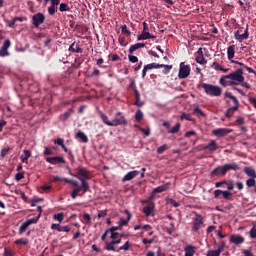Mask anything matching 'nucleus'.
<instances>
[{"mask_svg": "<svg viewBox=\"0 0 256 256\" xmlns=\"http://www.w3.org/2000/svg\"><path fill=\"white\" fill-rule=\"evenodd\" d=\"M75 171V177L83 183L84 193H87V191H89V183L87 181L91 179V173L85 168H78Z\"/></svg>", "mask_w": 256, "mask_h": 256, "instance_id": "1", "label": "nucleus"}, {"mask_svg": "<svg viewBox=\"0 0 256 256\" xmlns=\"http://www.w3.org/2000/svg\"><path fill=\"white\" fill-rule=\"evenodd\" d=\"M202 89H204L206 95H210L211 97H221V94L223 93V89H221V87L213 84L203 83Z\"/></svg>", "mask_w": 256, "mask_h": 256, "instance_id": "2", "label": "nucleus"}, {"mask_svg": "<svg viewBox=\"0 0 256 256\" xmlns=\"http://www.w3.org/2000/svg\"><path fill=\"white\" fill-rule=\"evenodd\" d=\"M226 78H228L234 85H241L243 81H245V76H243V68H239L236 71L227 74Z\"/></svg>", "mask_w": 256, "mask_h": 256, "instance_id": "3", "label": "nucleus"}, {"mask_svg": "<svg viewBox=\"0 0 256 256\" xmlns=\"http://www.w3.org/2000/svg\"><path fill=\"white\" fill-rule=\"evenodd\" d=\"M191 75V66L181 62L179 65L178 77L180 79H187Z\"/></svg>", "mask_w": 256, "mask_h": 256, "instance_id": "4", "label": "nucleus"}, {"mask_svg": "<svg viewBox=\"0 0 256 256\" xmlns=\"http://www.w3.org/2000/svg\"><path fill=\"white\" fill-rule=\"evenodd\" d=\"M118 125H127V119L121 112H117L112 120V127H118Z\"/></svg>", "mask_w": 256, "mask_h": 256, "instance_id": "5", "label": "nucleus"}, {"mask_svg": "<svg viewBox=\"0 0 256 256\" xmlns=\"http://www.w3.org/2000/svg\"><path fill=\"white\" fill-rule=\"evenodd\" d=\"M32 21H33L34 27L37 28L40 25H43V23H45V15H43V13L41 12H38L32 16Z\"/></svg>", "mask_w": 256, "mask_h": 256, "instance_id": "6", "label": "nucleus"}, {"mask_svg": "<svg viewBox=\"0 0 256 256\" xmlns=\"http://www.w3.org/2000/svg\"><path fill=\"white\" fill-rule=\"evenodd\" d=\"M201 227H203V216L201 214H195L192 231L197 232Z\"/></svg>", "mask_w": 256, "mask_h": 256, "instance_id": "7", "label": "nucleus"}, {"mask_svg": "<svg viewBox=\"0 0 256 256\" xmlns=\"http://www.w3.org/2000/svg\"><path fill=\"white\" fill-rule=\"evenodd\" d=\"M241 31H236L234 33V37L236 41H239V43H242V41H245V39H249V26H246V29L243 34H240Z\"/></svg>", "mask_w": 256, "mask_h": 256, "instance_id": "8", "label": "nucleus"}, {"mask_svg": "<svg viewBox=\"0 0 256 256\" xmlns=\"http://www.w3.org/2000/svg\"><path fill=\"white\" fill-rule=\"evenodd\" d=\"M64 181L65 183H69V185H72L73 187H75L74 190H76L78 193H81V191L85 193V187H83V183L79 185V182H77V180L68 179V178H65Z\"/></svg>", "mask_w": 256, "mask_h": 256, "instance_id": "9", "label": "nucleus"}, {"mask_svg": "<svg viewBox=\"0 0 256 256\" xmlns=\"http://www.w3.org/2000/svg\"><path fill=\"white\" fill-rule=\"evenodd\" d=\"M9 47H11V40L7 39L0 48V57H9Z\"/></svg>", "mask_w": 256, "mask_h": 256, "instance_id": "10", "label": "nucleus"}, {"mask_svg": "<svg viewBox=\"0 0 256 256\" xmlns=\"http://www.w3.org/2000/svg\"><path fill=\"white\" fill-rule=\"evenodd\" d=\"M161 67L163 66L157 63H150L145 65L142 70V78L145 79V77L147 76V71H151V69H161Z\"/></svg>", "mask_w": 256, "mask_h": 256, "instance_id": "11", "label": "nucleus"}, {"mask_svg": "<svg viewBox=\"0 0 256 256\" xmlns=\"http://www.w3.org/2000/svg\"><path fill=\"white\" fill-rule=\"evenodd\" d=\"M47 163L50 165H59V163L65 164V158L63 156L47 157Z\"/></svg>", "mask_w": 256, "mask_h": 256, "instance_id": "12", "label": "nucleus"}, {"mask_svg": "<svg viewBox=\"0 0 256 256\" xmlns=\"http://www.w3.org/2000/svg\"><path fill=\"white\" fill-rule=\"evenodd\" d=\"M51 229L52 231H58L59 233H69V231H71V227L69 225L61 226V224H52Z\"/></svg>", "mask_w": 256, "mask_h": 256, "instance_id": "13", "label": "nucleus"}, {"mask_svg": "<svg viewBox=\"0 0 256 256\" xmlns=\"http://www.w3.org/2000/svg\"><path fill=\"white\" fill-rule=\"evenodd\" d=\"M219 195H223L224 199H227L228 201L231 200V197H233V193L229 191H223V190H215L214 191V197L215 199L219 198Z\"/></svg>", "mask_w": 256, "mask_h": 256, "instance_id": "14", "label": "nucleus"}, {"mask_svg": "<svg viewBox=\"0 0 256 256\" xmlns=\"http://www.w3.org/2000/svg\"><path fill=\"white\" fill-rule=\"evenodd\" d=\"M232 130H229L227 128H218L212 131L213 135H215V137H225V135H229V133H231Z\"/></svg>", "mask_w": 256, "mask_h": 256, "instance_id": "15", "label": "nucleus"}, {"mask_svg": "<svg viewBox=\"0 0 256 256\" xmlns=\"http://www.w3.org/2000/svg\"><path fill=\"white\" fill-rule=\"evenodd\" d=\"M230 243H233L234 245H241L245 243V237L233 234L230 236Z\"/></svg>", "mask_w": 256, "mask_h": 256, "instance_id": "16", "label": "nucleus"}, {"mask_svg": "<svg viewBox=\"0 0 256 256\" xmlns=\"http://www.w3.org/2000/svg\"><path fill=\"white\" fill-rule=\"evenodd\" d=\"M79 43L81 42H73L69 48L68 51H70V53H83V48H81V46L79 45Z\"/></svg>", "mask_w": 256, "mask_h": 256, "instance_id": "17", "label": "nucleus"}, {"mask_svg": "<svg viewBox=\"0 0 256 256\" xmlns=\"http://www.w3.org/2000/svg\"><path fill=\"white\" fill-rule=\"evenodd\" d=\"M227 171H239V166L237 163H230L223 165L222 173H227Z\"/></svg>", "mask_w": 256, "mask_h": 256, "instance_id": "18", "label": "nucleus"}, {"mask_svg": "<svg viewBox=\"0 0 256 256\" xmlns=\"http://www.w3.org/2000/svg\"><path fill=\"white\" fill-rule=\"evenodd\" d=\"M204 151H211V153L217 151L219 149V146L217 145V142L215 140H211L210 143L206 146H204Z\"/></svg>", "mask_w": 256, "mask_h": 256, "instance_id": "19", "label": "nucleus"}, {"mask_svg": "<svg viewBox=\"0 0 256 256\" xmlns=\"http://www.w3.org/2000/svg\"><path fill=\"white\" fill-rule=\"evenodd\" d=\"M155 209L154 203H149L147 206L143 208V213L146 215V217H151L153 215V211Z\"/></svg>", "mask_w": 256, "mask_h": 256, "instance_id": "20", "label": "nucleus"}, {"mask_svg": "<svg viewBox=\"0 0 256 256\" xmlns=\"http://www.w3.org/2000/svg\"><path fill=\"white\" fill-rule=\"evenodd\" d=\"M138 41H145L147 39H157V36L149 33V32H141L140 35H138Z\"/></svg>", "mask_w": 256, "mask_h": 256, "instance_id": "21", "label": "nucleus"}, {"mask_svg": "<svg viewBox=\"0 0 256 256\" xmlns=\"http://www.w3.org/2000/svg\"><path fill=\"white\" fill-rule=\"evenodd\" d=\"M227 75H224L220 78L219 83L222 85V87H233L235 85V82H232L231 80H227L229 78H226Z\"/></svg>", "mask_w": 256, "mask_h": 256, "instance_id": "22", "label": "nucleus"}, {"mask_svg": "<svg viewBox=\"0 0 256 256\" xmlns=\"http://www.w3.org/2000/svg\"><path fill=\"white\" fill-rule=\"evenodd\" d=\"M137 175H139V171L137 170L130 171L123 177L122 181H131L132 179H135Z\"/></svg>", "mask_w": 256, "mask_h": 256, "instance_id": "23", "label": "nucleus"}, {"mask_svg": "<svg viewBox=\"0 0 256 256\" xmlns=\"http://www.w3.org/2000/svg\"><path fill=\"white\" fill-rule=\"evenodd\" d=\"M125 213L128 215L127 219L120 218L118 222V225L122 228L125 227V225H129V222L131 221V213H129L128 210H125Z\"/></svg>", "mask_w": 256, "mask_h": 256, "instance_id": "24", "label": "nucleus"}, {"mask_svg": "<svg viewBox=\"0 0 256 256\" xmlns=\"http://www.w3.org/2000/svg\"><path fill=\"white\" fill-rule=\"evenodd\" d=\"M210 175H212V176L220 175L221 177H225V175H227V173H223V166H218L211 171Z\"/></svg>", "mask_w": 256, "mask_h": 256, "instance_id": "25", "label": "nucleus"}, {"mask_svg": "<svg viewBox=\"0 0 256 256\" xmlns=\"http://www.w3.org/2000/svg\"><path fill=\"white\" fill-rule=\"evenodd\" d=\"M224 95H225V97H228V99L232 100L234 107H239V99H237V97L233 96V94H231V92H225Z\"/></svg>", "mask_w": 256, "mask_h": 256, "instance_id": "26", "label": "nucleus"}, {"mask_svg": "<svg viewBox=\"0 0 256 256\" xmlns=\"http://www.w3.org/2000/svg\"><path fill=\"white\" fill-rule=\"evenodd\" d=\"M100 117L105 125H108V127H113V120L110 121L109 117L105 115V113L100 112Z\"/></svg>", "mask_w": 256, "mask_h": 256, "instance_id": "27", "label": "nucleus"}, {"mask_svg": "<svg viewBox=\"0 0 256 256\" xmlns=\"http://www.w3.org/2000/svg\"><path fill=\"white\" fill-rule=\"evenodd\" d=\"M244 173L248 175V177H252L253 179H256V172H255V169H253L252 167H245Z\"/></svg>", "mask_w": 256, "mask_h": 256, "instance_id": "28", "label": "nucleus"}, {"mask_svg": "<svg viewBox=\"0 0 256 256\" xmlns=\"http://www.w3.org/2000/svg\"><path fill=\"white\" fill-rule=\"evenodd\" d=\"M235 111H239L238 106H232V107L228 108L225 113V117H228V118L233 117V115H235Z\"/></svg>", "mask_w": 256, "mask_h": 256, "instance_id": "29", "label": "nucleus"}, {"mask_svg": "<svg viewBox=\"0 0 256 256\" xmlns=\"http://www.w3.org/2000/svg\"><path fill=\"white\" fill-rule=\"evenodd\" d=\"M185 256H194L195 255V247L192 245H188L184 249Z\"/></svg>", "mask_w": 256, "mask_h": 256, "instance_id": "30", "label": "nucleus"}, {"mask_svg": "<svg viewBox=\"0 0 256 256\" xmlns=\"http://www.w3.org/2000/svg\"><path fill=\"white\" fill-rule=\"evenodd\" d=\"M143 47H145V43H136L129 48V53H135L137 49H143Z\"/></svg>", "mask_w": 256, "mask_h": 256, "instance_id": "31", "label": "nucleus"}, {"mask_svg": "<svg viewBox=\"0 0 256 256\" xmlns=\"http://www.w3.org/2000/svg\"><path fill=\"white\" fill-rule=\"evenodd\" d=\"M227 56L229 61H231V59H233V57H235V45H230L227 48Z\"/></svg>", "mask_w": 256, "mask_h": 256, "instance_id": "32", "label": "nucleus"}, {"mask_svg": "<svg viewBox=\"0 0 256 256\" xmlns=\"http://www.w3.org/2000/svg\"><path fill=\"white\" fill-rule=\"evenodd\" d=\"M135 95V103L134 105H136V107H143V105H145V103H143V101H141V94L139 93V91H136Z\"/></svg>", "mask_w": 256, "mask_h": 256, "instance_id": "33", "label": "nucleus"}, {"mask_svg": "<svg viewBox=\"0 0 256 256\" xmlns=\"http://www.w3.org/2000/svg\"><path fill=\"white\" fill-rule=\"evenodd\" d=\"M163 75H169L171 73V70L173 69V65H167V64H160Z\"/></svg>", "mask_w": 256, "mask_h": 256, "instance_id": "34", "label": "nucleus"}, {"mask_svg": "<svg viewBox=\"0 0 256 256\" xmlns=\"http://www.w3.org/2000/svg\"><path fill=\"white\" fill-rule=\"evenodd\" d=\"M169 189V184H164L162 186H158L153 190V193H163L164 191H167Z\"/></svg>", "mask_w": 256, "mask_h": 256, "instance_id": "35", "label": "nucleus"}, {"mask_svg": "<svg viewBox=\"0 0 256 256\" xmlns=\"http://www.w3.org/2000/svg\"><path fill=\"white\" fill-rule=\"evenodd\" d=\"M76 137H78V139H81L82 143H89V138L81 131L77 132Z\"/></svg>", "mask_w": 256, "mask_h": 256, "instance_id": "36", "label": "nucleus"}, {"mask_svg": "<svg viewBox=\"0 0 256 256\" xmlns=\"http://www.w3.org/2000/svg\"><path fill=\"white\" fill-rule=\"evenodd\" d=\"M39 219H41V214H38V216H36L35 218H30V219L26 220V222L29 226L35 225V224L39 223Z\"/></svg>", "mask_w": 256, "mask_h": 256, "instance_id": "37", "label": "nucleus"}, {"mask_svg": "<svg viewBox=\"0 0 256 256\" xmlns=\"http://www.w3.org/2000/svg\"><path fill=\"white\" fill-rule=\"evenodd\" d=\"M11 151H13V147H10V146L2 149L0 152V157H7V155H9V153H11Z\"/></svg>", "mask_w": 256, "mask_h": 256, "instance_id": "38", "label": "nucleus"}, {"mask_svg": "<svg viewBox=\"0 0 256 256\" xmlns=\"http://www.w3.org/2000/svg\"><path fill=\"white\" fill-rule=\"evenodd\" d=\"M129 249H131V243L129 241H126L124 245L120 246L117 249V253H119V251H129Z\"/></svg>", "mask_w": 256, "mask_h": 256, "instance_id": "39", "label": "nucleus"}, {"mask_svg": "<svg viewBox=\"0 0 256 256\" xmlns=\"http://www.w3.org/2000/svg\"><path fill=\"white\" fill-rule=\"evenodd\" d=\"M29 157H31V151L24 150V156H21L22 163H27V161H29Z\"/></svg>", "mask_w": 256, "mask_h": 256, "instance_id": "40", "label": "nucleus"}, {"mask_svg": "<svg viewBox=\"0 0 256 256\" xmlns=\"http://www.w3.org/2000/svg\"><path fill=\"white\" fill-rule=\"evenodd\" d=\"M135 119L138 123H141L143 121V111L141 109H138L135 113Z\"/></svg>", "mask_w": 256, "mask_h": 256, "instance_id": "41", "label": "nucleus"}, {"mask_svg": "<svg viewBox=\"0 0 256 256\" xmlns=\"http://www.w3.org/2000/svg\"><path fill=\"white\" fill-rule=\"evenodd\" d=\"M73 113V109H69L68 111H66L64 114H62L60 117L62 119V121H67V119H69V117H71Z\"/></svg>", "mask_w": 256, "mask_h": 256, "instance_id": "42", "label": "nucleus"}, {"mask_svg": "<svg viewBox=\"0 0 256 256\" xmlns=\"http://www.w3.org/2000/svg\"><path fill=\"white\" fill-rule=\"evenodd\" d=\"M169 149V146L167 144H163L162 146L157 148L158 155H163L164 152H166Z\"/></svg>", "mask_w": 256, "mask_h": 256, "instance_id": "43", "label": "nucleus"}, {"mask_svg": "<svg viewBox=\"0 0 256 256\" xmlns=\"http://www.w3.org/2000/svg\"><path fill=\"white\" fill-rule=\"evenodd\" d=\"M59 11H61V13L65 11H71V7H69V4L67 3H61L59 6Z\"/></svg>", "mask_w": 256, "mask_h": 256, "instance_id": "44", "label": "nucleus"}, {"mask_svg": "<svg viewBox=\"0 0 256 256\" xmlns=\"http://www.w3.org/2000/svg\"><path fill=\"white\" fill-rule=\"evenodd\" d=\"M53 219H55V221H59V223H63V219H65V214L63 213L54 214Z\"/></svg>", "mask_w": 256, "mask_h": 256, "instance_id": "45", "label": "nucleus"}, {"mask_svg": "<svg viewBox=\"0 0 256 256\" xmlns=\"http://www.w3.org/2000/svg\"><path fill=\"white\" fill-rule=\"evenodd\" d=\"M28 228H29V225L27 224L26 221L22 223V225L19 228V235H23V233H25Z\"/></svg>", "mask_w": 256, "mask_h": 256, "instance_id": "46", "label": "nucleus"}, {"mask_svg": "<svg viewBox=\"0 0 256 256\" xmlns=\"http://www.w3.org/2000/svg\"><path fill=\"white\" fill-rule=\"evenodd\" d=\"M106 251H117V249L115 248V243L113 242V240L110 243H107L105 246Z\"/></svg>", "mask_w": 256, "mask_h": 256, "instance_id": "47", "label": "nucleus"}, {"mask_svg": "<svg viewBox=\"0 0 256 256\" xmlns=\"http://www.w3.org/2000/svg\"><path fill=\"white\" fill-rule=\"evenodd\" d=\"M166 203L168 205H172V207H179V205H180L179 202H176L175 199H173V198H167Z\"/></svg>", "mask_w": 256, "mask_h": 256, "instance_id": "48", "label": "nucleus"}, {"mask_svg": "<svg viewBox=\"0 0 256 256\" xmlns=\"http://www.w3.org/2000/svg\"><path fill=\"white\" fill-rule=\"evenodd\" d=\"M181 129V123H176V125L168 131V133L175 134L179 133V130Z\"/></svg>", "mask_w": 256, "mask_h": 256, "instance_id": "49", "label": "nucleus"}, {"mask_svg": "<svg viewBox=\"0 0 256 256\" xmlns=\"http://www.w3.org/2000/svg\"><path fill=\"white\" fill-rule=\"evenodd\" d=\"M225 241H221L220 244L218 245V248L216 249V252H218L220 255L221 253H223V251H225Z\"/></svg>", "mask_w": 256, "mask_h": 256, "instance_id": "50", "label": "nucleus"}, {"mask_svg": "<svg viewBox=\"0 0 256 256\" xmlns=\"http://www.w3.org/2000/svg\"><path fill=\"white\" fill-rule=\"evenodd\" d=\"M181 121L186 120V121H193V118H191V114L183 112L182 115L180 116Z\"/></svg>", "mask_w": 256, "mask_h": 256, "instance_id": "51", "label": "nucleus"}, {"mask_svg": "<svg viewBox=\"0 0 256 256\" xmlns=\"http://www.w3.org/2000/svg\"><path fill=\"white\" fill-rule=\"evenodd\" d=\"M15 245H29V240L25 239V238H21L16 240Z\"/></svg>", "mask_w": 256, "mask_h": 256, "instance_id": "52", "label": "nucleus"}, {"mask_svg": "<svg viewBox=\"0 0 256 256\" xmlns=\"http://www.w3.org/2000/svg\"><path fill=\"white\" fill-rule=\"evenodd\" d=\"M196 63H199V65H205L207 60H205V56H197Z\"/></svg>", "mask_w": 256, "mask_h": 256, "instance_id": "53", "label": "nucleus"}, {"mask_svg": "<svg viewBox=\"0 0 256 256\" xmlns=\"http://www.w3.org/2000/svg\"><path fill=\"white\" fill-rule=\"evenodd\" d=\"M139 129H140L141 133H143V135H145V137H149V135H151V128L148 127L147 129H145V128L140 127Z\"/></svg>", "mask_w": 256, "mask_h": 256, "instance_id": "54", "label": "nucleus"}, {"mask_svg": "<svg viewBox=\"0 0 256 256\" xmlns=\"http://www.w3.org/2000/svg\"><path fill=\"white\" fill-rule=\"evenodd\" d=\"M255 178H249L247 181H246V185L247 187H255Z\"/></svg>", "mask_w": 256, "mask_h": 256, "instance_id": "55", "label": "nucleus"}, {"mask_svg": "<svg viewBox=\"0 0 256 256\" xmlns=\"http://www.w3.org/2000/svg\"><path fill=\"white\" fill-rule=\"evenodd\" d=\"M225 185H228V191H233L235 189V182L233 181H226Z\"/></svg>", "mask_w": 256, "mask_h": 256, "instance_id": "56", "label": "nucleus"}, {"mask_svg": "<svg viewBox=\"0 0 256 256\" xmlns=\"http://www.w3.org/2000/svg\"><path fill=\"white\" fill-rule=\"evenodd\" d=\"M194 115H200L201 117H205V113H203V111L199 107L194 108Z\"/></svg>", "mask_w": 256, "mask_h": 256, "instance_id": "57", "label": "nucleus"}, {"mask_svg": "<svg viewBox=\"0 0 256 256\" xmlns=\"http://www.w3.org/2000/svg\"><path fill=\"white\" fill-rule=\"evenodd\" d=\"M55 13H57V8L55 6H50L48 7V14L53 16L55 15Z\"/></svg>", "mask_w": 256, "mask_h": 256, "instance_id": "58", "label": "nucleus"}, {"mask_svg": "<svg viewBox=\"0 0 256 256\" xmlns=\"http://www.w3.org/2000/svg\"><path fill=\"white\" fill-rule=\"evenodd\" d=\"M121 229H123L120 225H118V226H112L110 229H108V231L110 232V233H116V231H121Z\"/></svg>", "mask_w": 256, "mask_h": 256, "instance_id": "59", "label": "nucleus"}, {"mask_svg": "<svg viewBox=\"0 0 256 256\" xmlns=\"http://www.w3.org/2000/svg\"><path fill=\"white\" fill-rule=\"evenodd\" d=\"M121 31H122V33H124L125 35H131V31H129V29H127V25L121 26Z\"/></svg>", "mask_w": 256, "mask_h": 256, "instance_id": "60", "label": "nucleus"}, {"mask_svg": "<svg viewBox=\"0 0 256 256\" xmlns=\"http://www.w3.org/2000/svg\"><path fill=\"white\" fill-rule=\"evenodd\" d=\"M206 256H221V254L216 252V250H209Z\"/></svg>", "mask_w": 256, "mask_h": 256, "instance_id": "61", "label": "nucleus"}, {"mask_svg": "<svg viewBox=\"0 0 256 256\" xmlns=\"http://www.w3.org/2000/svg\"><path fill=\"white\" fill-rule=\"evenodd\" d=\"M248 101H249V103L252 104V106L254 107V109H256V98L250 96V97H248Z\"/></svg>", "mask_w": 256, "mask_h": 256, "instance_id": "62", "label": "nucleus"}, {"mask_svg": "<svg viewBox=\"0 0 256 256\" xmlns=\"http://www.w3.org/2000/svg\"><path fill=\"white\" fill-rule=\"evenodd\" d=\"M250 237L252 239H255L256 238V227H252L251 230H250Z\"/></svg>", "mask_w": 256, "mask_h": 256, "instance_id": "63", "label": "nucleus"}, {"mask_svg": "<svg viewBox=\"0 0 256 256\" xmlns=\"http://www.w3.org/2000/svg\"><path fill=\"white\" fill-rule=\"evenodd\" d=\"M13 251H11V249L9 248H5L4 249V256H13Z\"/></svg>", "mask_w": 256, "mask_h": 256, "instance_id": "64", "label": "nucleus"}]
</instances>
